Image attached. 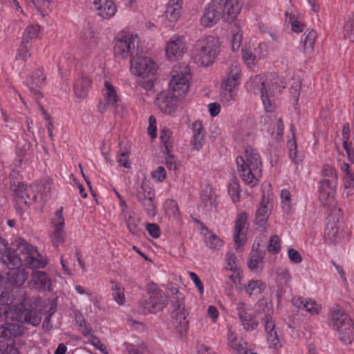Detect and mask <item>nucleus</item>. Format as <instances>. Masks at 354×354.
Returning a JSON list of instances; mask_svg holds the SVG:
<instances>
[{"mask_svg": "<svg viewBox=\"0 0 354 354\" xmlns=\"http://www.w3.org/2000/svg\"><path fill=\"white\" fill-rule=\"evenodd\" d=\"M142 49L137 46L130 60L131 73L140 77L139 84L146 90H151L156 80L157 64L149 57L142 55Z\"/></svg>", "mask_w": 354, "mask_h": 354, "instance_id": "f257e3e1", "label": "nucleus"}, {"mask_svg": "<svg viewBox=\"0 0 354 354\" xmlns=\"http://www.w3.org/2000/svg\"><path fill=\"white\" fill-rule=\"evenodd\" d=\"M245 154V160L242 156L236 158L238 171L243 181L253 187L259 181L255 173L261 171L262 162L259 155L251 147L246 148Z\"/></svg>", "mask_w": 354, "mask_h": 354, "instance_id": "f03ea898", "label": "nucleus"}, {"mask_svg": "<svg viewBox=\"0 0 354 354\" xmlns=\"http://www.w3.org/2000/svg\"><path fill=\"white\" fill-rule=\"evenodd\" d=\"M21 258L17 257L12 250H8L6 253L1 254L0 263L9 270L6 273V281L12 286L21 287L28 278V274L21 268Z\"/></svg>", "mask_w": 354, "mask_h": 354, "instance_id": "7ed1b4c3", "label": "nucleus"}, {"mask_svg": "<svg viewBox=\"0 0 354 354\" xmlns=\"http://www.w3.org/2000/svg\"><path fill=\"white\" fill-rule=\"evenodd\" d=\"M255 311L257 315L263 314L261 319L264 324L270 347L275 349L281 347V344L279 339L277 330L272 317L273 310L271 308V304L264 300L259 301L257 304Z\"/></svg>", "mask_w": 354, "mask_h": 354, "instance_id": "20e7f679", "label": "nucleus"}, {"mask_svg": "<svg viewBox=\"0 0 354 354\" xmlns=\"http://www.w3.org/2000/svg\"><path fill=\"white\" fill-rule=\"evenodd\" d=\"M323 180L319 187V200L324 205L331 203L335 199L337 185V175L334 167L326 164L322 168Z\"/></svg>", "mask_w": 354, "mask_h": 354, "instance_id": "39448f33", "label": "nucleus"}, {"mask_svg": "<svg viewBox=\"0 0 354 354\" xmlns=\"http://www.w3.org/2000/svg\"><path fill=\"white\" fill-rule=\"evenodd\" d=\"M147 290V295L140 301L145 313H156L166 306L167 297L157 284L153 283L149 284Z\"/></svg>", "mask_w": 354, "mask_h": 354, "instance_id": "423d86ee", "label": "nucleus"}, {"mask_svg": "<svg viewBox=\"0 0 354 354\" xmlns=\"http://www.w3.org/2000/svg\"><path fill=\"white\" fill-rule=\"evenodd\" d=\"M11 245L12 248L4 247L5 250L3 253H6L8 250H12L17 257H19V254H23L24 256V263L30 268L45 267L46 262L37 258L39 256L37 250L25 240L17 239Z\"/></svg>", "mask_w": 354, "mask_h": 354, "instance_id": "0eeeda50", "label": "nucleus"}, {"mask_svg": "<svg viewBox=\"0 0 354 354\" xmlns=\"http://www.w3.org/2000/svg\"><path fill=\"white\" fill-rule=\"evenodd\" d=\"M353 322L348 315L340 309L331 311V326L339 332V339L346 344H351L353 339Z\"/></svg>", "mask_w": 354, "mask_h": 354, "instance_id": "6e6552de", "label": "nucleus"}, {"mask_svg": "<svg viewBox=\"0 0 354 354\" xmlns=\"http://www.w3.org/2000/svg\"><path fill=\"white\" fill-rule=\"evenodd\" d=\"M171 290L175 294L171 300L173 307L171 312L172 324L180 336H183L188 329V321L187 320V314L183 303L184 297L176 288H171Z\"/></svg>", "mask_w": 354, "mask_h": 354, "instance_id": "1a4fd4ad", "label": "nucleus"}, {"mask_svg": "<svg viewBox=\"0 0 354 354\" xmlns=\"http://www.w3.org/2000/svg\"><path fill=\"white\" fill-rule=\"evenodd\" d=\"M345 236L344 223L341 218V210L335 209L328 216L324 238L328 243H340Z\"/></svg>", "mask_w": 354, "mask_h": 354, "instance_id": "9d476101", "label": "nucleus"}, {"mask_svg": "<svg viewBox=\"0 0 354 354\" xmlns=\"http://www.w3.org/2000/svg\"><path fill=\"white\" fill-rule=\"evenodd\" d=\"M190 68L188 65L181 64L174 66L171 72V80L169 83V90L178 96L185 94L189 88Z\"/></svg>", "mask_w": 354, "mask_h": 354, "instance_id": "9b49d317", "label": "nucleus"}, {"mask_svg": "<svg viewBox=\"0 0 354 354\" xmlns=\"http://www.w3.org/2000/svg\"><path fill=\"white\" fill-rule=\"evenodd\" d=\"M136 196L147 215L154 216L156 214V207L154 204L156 194L149 180L146 179L142 180L140 185L136 189Z\"/></svg>", "mask_w": 354, "mask_h": 354, "instance_id": "f8f14e48", "label": "nucleus"}, {"mask_svg": "<svg viewBox=\"0 0 354 354\" xmlns=\"http://www.w3.org/2000/svg\"><path fill=\"white\" fill-rule=\"evenodd\" d=\"M138 46L137 36L125 35L122 38L118 37L115 41L113 47L114 55L118 58L124 59L129 56L133 57V51Z\"/></svg>", "mask_w": 354, "mask_h": 354, "instance_id": "ddd939ff", "label": "nucleus"}, {"mask_svg": "<svg viewBox=\"0 0 354 354\" xmlns=\"http://www.w3.org/2000/svg\"><path fill=\"white\" fill-rule=\"evenodd\" d=\"M10 187L17 196L18 202L30 205L37 199L35 188L32 185L27 186L23 183L12 180L10 181Z\"/></svg>", "mask_w": 354, "mask_h": 354, "instance_id": "4468645a", "label": "nucleus"}, {"mask_svg": "<svg viewBox=\"0 0 354 354\" xmlns=\"http://www.w3.org/2000/svg\"><path fill=\"white\" fill-rule=\"evenodd\" d=\"M261 82V97L265 109L267 112H272L274 108V91L277 89V82H273L272 80H266L260 77Z\"/></svg>", "mask_w": 354, "mask_h": 354, "instance_id": "2eb2a0df", "label": "nucleus"}, {"mask_svg": "<svg viewBox=\"0 0 354 354\" xmlns=\"http://www.w3.org/2000/svg\"><path fill=\"white\" fill-rule=\"evenodd\" d=\"M178 97L171 91H162L157 95L156 104L162 113L171 115L177 109Z\"/></svg>", "mask_w": 354, "mask_h": 354, "instance_id": "dca6fc26", "label": "nucleus"}, {"mask_svg": "<svg viewBox=\"0 0 354 354\" xmlns=\"http://www.w3.org/2000/svg\"><path fill=\"white\" fill-rule=\"evenodd\" d=\"M222 5L212 1L205 7L203 17L201 18V24L206 27L215 25L222 17Z\"/></svg>", "mask_w": 354, "mask_h": 354, "instance_id": "f3484780", "label": "nucleus"}, {"mask_svg": "<svg viewBox=\"0 0 354 354\" xmlns=\"http://www.w3.org/2000/svg\"><path fill=\"white\" fill-rule=\"evenodd\" d=\"M185 50L186 46L183 38L175 35L167 44L166 56L170 61H176L182 57Z\"/></svg>", "mask_w": 354, "mask_h": 354, "instance_id": "a211bd4d", "label": "nucleus"}, {"mask_svg": "<svg viewBox=\"0 0 354 354\" xmlns=\"http://www.w3.org/2000/svg\"><path fill=\"white\" fill-rule=\"evenodd\" d=\"M241 68L238 63L231 64L227 71V78L222 84V89H231L237 91V86L240 84Z\"/></svg>", "mask_w": 354, "mask_h": 354, "instance_id": "6ab92c4d", "label": "nucleus"}, {"mask_svg": "<svg viewBox=\"0 0 354 354\" xmlns=\"http://www.w3.org/2000/svg\"><path fill=\"white\" fill-rule=\"evenodd\" d=\"M203 205L205 214L212 216L216 212L217 203L216 195L212 187L208 185L201 196V205Z\"/></svg>", "mask_w": 354, "mask_h": 354, "instance_id": "aec40b11", "label": "nucleus"}, {"mask_svg": "<svg viewBox=\"0 0 354 354\" xmlns=\"http://www.w3.org/2000/svg\"><path fill=\"white\" fill-rule=\"evenodd\" d=\"M201 234L203 236V241L205 245L210 250H219L223 245V241L201 222Z\"/></svg>", "mask_w": 354, "mask_h": 354, "instance_id": "412c9836", "label": "nucleus"}, {"mask_svg": "<svg viewBox=\"0 0 354 354\" xmlns=\"http://www.w3.org/2000/svg\"><path fill=\"white\" fill-rule=\"evenodd\" d=\"M248 219V215L245 212H242L238 215L235 221L234 226V243L235 249L238 250L245 241V234L243 232L245 225Z\"/></svg>", "mask_w": 354, "mask_h": 354, "instance_id": "4be33fe9", "label": "nucleus"}, {"mask_svg": "<svg viewBox=\"0 0 354 354\" xmlns=\"http://www.w3.org/2000/svg\"><path fill=\"white\" fill-rule=\"evenodd\" d=\"M241 9L237 0H230L222 3L221 15L223 20L230 23L233 21Z\"/></svg>", "mask_w": 354, "mask_h": 354, "instance_id": "5701e85b", "label": "nucleus"}, {"mask_svg": "<svg viewBox=\"0 0 354 354\" xmlns=\"http://www.w3.org/2000/svg\"><path fill=\"white\" fill-rule=\"evenodd\" d=\"M93 6L98 15L105 19L112 17L117 10L112 0H93Z\"/></svg>", "mask_w": 354, "mask_h": 354, "instance_id": "b1692460", "label": "nucleus"}, {"mask_svg": "<svg viewBox=\"0 0 354 354\" xmlns=\"http://www.w3.org/2000/svg\"><path fill=\"white\" fill-rule=\"evenodd\" d=\"M45 79L46 77L43 74V71L41 69H37L32 75L27 80L28 88L35 96L37 102L42 97L38 88L42 86Z\"/></svg>", "mask_w": 354, "mask_h": 354, "instance_id": "393cba45", "label": "nucleus"}, {"mask_svg": "<svg viewBox=\"0 0 354 354\" xmlns=\"http://www.w3.org/2000/svg\"><path fill=\"white\" fill-rule=\"evenodd\" d=\"M243 303H239L237 304L236 310L239 318L246 330H253L257 327L259 324L258 321L254 315L246 312Z\"/></svg>", "mask_w": 354, "mask_h": 354, "instance_id": "a878e982", "label": "nucleus"}, {"mask_svg": "<svg viewBox=\"0 0 354 354\" xmlns=\"http://www.w3.org/2000/svg\"><path fill=\"white\" fill-rule=\"evenodd\" d=\"M32 286L39 290H50L51 280L48 274L43 271H33L32 274Z\"/></svg>", "mask_w": 354, "mask_h": 354, "instance_id": "bb28decb", "label": "nucleus"}, {"mask_svg": "<svg viewBox=\"0 0 354 354\" xmlns=\"http://www.w3.org/2000/svg\"><path fill=\"white\" fill-rule=\"evenodd\" d=\"M104 92L105 102H100L98 105V109L101 112H104L107 106L115 104L118 100L114 86L108 81L104 82Z\"/></svg>", "mask_w": 354, "mask_h": 354, "instance_id": "cd10ccee", "label": "nucleus"}, {"mask_svg": "<svg viewBox=\"0 0 354 354\" xmlns=\"http://www.w3.org/2000/svg\"><path fill=\"white\" fill-rule=\"evenodd\" d=\"M272 205L263 196L260 207L256 211L255 223L259 226L264 225L271 213Z\"/></svg>", "mask_w": 354, "mask_h": 354, "instance_id": "c85d7f7f", "label": "nucleus"}, {"mask_svg": "<svg viewBox=\"0 0 354 354\" xmlns=\"http://www.w3.org/2000/svg\"><path fill=\"white\" fill-rule=\"evenodd\" d=\"M19 317L21 322L32 324V326H38L41 321V313L30 308L21 310Z\"/></svg>", "mask_w": 354, "mask_h": 354, "instance_id": "c756f323", "label": "nucleus"}, {"mask_svg": "<svg viewBox=\"0 0 354 354\" xmlns=\"http://www.w3.org/2000/svg\"><path fill=\"white\" fill-rule=\"evenodd\" d=\"M182 0H169L165 12V17L171 22H176L180 17Z\"/></svg>", "mask_w": 354, "mask_h": 354, "instance_id": "7c9ffc66", "label": "nucleus"}, {"mask_svg": "<svg viewBox=\"0 0 354 354\" xmlns=\"http://www.w3.org/2000/svg\"><path fill=\"white\" fill-rule=\"evenodd\" d=\"M219 42L217 38L208 36L206 39L202 41L201 49L203 51H208L210 54V57H216L219 53Z\"/></svg>", "mask_w": 354, "mask_h": 354, "instance_id": "2f4dec72", "label": "nucleus"}, {"mask_svg": "<svg viewBox=\"0 0 354 354\" xmlns=\"http://www.w3.org/2000/svg\"><path fill=\"white\" fill-rule=\"evenodd\" d=\"M91 86V80L87 77L78 79L74 85V92L79 98H84Z\"/></svg>", "mask_w": 354, "mask_h": 354, "instance_id": "473e14b6", "label": "nucleus"}, {"mask_svg": "<svg viewBox=\"0 0 354 354\" xmlns=\"http://www.w3.org/2000/svg\"><path fill=\"white\" fill-rule=\"evenodd\" d=\"M0 352L2 354H19L15 341L12 337L0 340Z\"/></svg>", "mask_w": 354, "mask_h": 354, "instance_id": "72a5a7b5", "label": "nucleus"}, {"mask_svg": "<svg viewBox=\"0 0 354 354\" xmlns=\"http://www.w3.org/2000/svg\"><path fill=\"white\" fill-rule=\"evenodd\" d=\"M266 289V285L261 280H250L244 286V290L249 295H259Z\"/></svg>", "mask_w": 354, "mask_h": 354, "instance_id": "f704fd0d", "label": "nucleus"}, {"mask_svg": "<svg viewBox=\"0 0 354 354\" xmlns=\"http://www.w3.org/2000/svg\"><path fill=\"white\" fill-rule=\"evenodd\" d=\"M304 36L305 37L302 42L304 50L306 53H310L314 48L317 32L313 29L307 30L304 34Z\"/></svg>", "mask_w": 354, "mask_h": 354, "instance_id": "c9c22d12", "label": "nucleus"}, {"mask_svg": "<svg viewBox=\"0 0 354 354\" xmlns=\"http://www.w3.org/2000/svg\"><path fill=\"white\" fill-rule=\"evenodd\" d=\"M41 27L39 25H30L24 30L22 40L25 42H30L32 39L39 37Z\"/></svg>", "mask_w": 354, "mask_h": 354, "instance_id": "e433bc0d", "label": "nucleus"}, {"mask_svg": "<svg viewBox=\"0 0 354 354\" xmlns=\"http://www.w3.org/2000/svg\"><path fill=\"white\" fill-rule=\"evenodd\" d=\"M263 257L258 251H252L249 257L248 266L251 270H258L261 269L263 263Z\"/></svg>", "mask_w": 354, "mask_h": 354, "instance_id": "4c0bfd02", "label": "nucleus"}, {"mask_svg": "<svg viewBox=\"0 0 354 354\" xmlns=\"http://www.w3.org/2000/svg\"><path fill=\"white\" fill-rule=\"evenodd\" d=\"M228 193L232 200L236 203L240 199V185L236 178H233L228 184Z\"/></svg>", "mask_w": 354, "mask_h": 354, "instance_id": "58836bf2", "label": "nucleus"}, {"mask_svg": "<svg viewBox=\"0 0 354 354\" xmlns=\"http://www.w3.org/2000/svg\"><path fill=\"white\" fill-rule=\"evenodd\" d=\"M112 283V295L115 301L119 304L122 305L125 301V297L124 294V288L120 287L118 283L114 281Z\"/></svg>", "mask_w": 354, "mask_h": 354, "instance_id": "ea45409f", "label": "nucleus"}, {"mask_svg": "<svg viewBox=\"0 0 354 354\" xmlns=\"http://www.w3.org/2000/svg\"><path fill=\"white\" fill-rule=\"evenodd\" d=\"M344 37L354 42V12L349 17L346 24L344 26Z\"/></svg>", "mask_w": 354, "mask_h": 354, "instance_id": "a19ab883", "label": "nucleus"}, {"mask_svg": "<svg viewBox=\"0 0 354 354\" xmlns=\"http://www.w3.org/2000/svg\"><path fill=\"white\" fill-rule=\"evenodd\" d=\"M51 241L54 246L58 247L59 244L64 242L65 233L64 227H54V232L51 236Z\"/></svg>", "mask_w": 354, "mask_h": 354, "instance_id": "79ce46f5", "label": "nucleus"}, {"mask_svg": "<svg viewBox=\"0 0 354 354\" xmlns=\"http://www.w3.org/2000/svg\"><path fill=\"white\" fill-rule=\"evenodd\" d=\"M268 250L272 254H277L281 250L280 239L277 235H273L270 239Z\"/></svg>", "mask_w": 354, "mask_h": 354, "instance_id": "37998d69", "label": "nucleus"}, {"mask_svg": "<svg viewBox=\"0 0 354 354\" xmlns=\"http://www.w3.org/2000/svg\"><path fill=\"white\" fill-rule=\"evenodd\" d=\"M171 134L172 133L168 129H163L160 132V138L162 143L164 145L165 151L168 155L169 154V146H171L170 138L171 137Z\"/></svg>", "mask_w": 354, "mask_h": 354, "instance_id": "c03bdc74", "label": "nucleus"}, {"mask_svg": "<svg viewBox=\"0 0 354 354\" xmlns=\"http://www.w3.org/2000/svg\"><path fill=\"white\" fill-rule=\"evenodd\" d=\"M236 257L234 254L228 252L225 256L226 270L230 271H236L239 269L238 265L236 263Z\"/></svg>", "mask_w": 354, "mask_h": 354, "instance_id": "a18cd8bd", "label": "nucleus"}, {"mask_svg": "<svg viewBox=\"0 0 354 354\" xmlns=\"http://www.w3.org/2000/svg\"><path fill=\"white\" fill-rule=\"evenodd\" d=\"M6 330V338L9 337V335L13 337H17L20 335L22 333L21 327L17 324H7Z\"/></svg>", "mask_w": 354, "mask_h": 354, "instance_id": "49530a36", "label": "nucleus"}, {"mask_svg": "<svg viewBox=\"0 0 354 354\" xmlns=\"http://www.w3.org/2000/svg\"><path fill=\"white\" fill-rule=\"evenodd\" d=\"M62 213V207H60V208L55 213V217L52 219V224L54 227H64V218Z\"/></svg>", "mask_w": 354, "mask_h": 354, "instance_id": "de8ad7c7", "label": "nucleus"}, {"mask_svg": "<svg viewBox=\"0 0 354 354\" xmlns=\"http://www.w3.org/2000/svg\"><path fill=\"white\" fill-rule=\"evenodd\" d=\"M88 341L96 348L99 349L102 353L108 354L106 346L101 342L100 339L97 336L94 335L93 334L90 335Z\"/></svg>", "mask_w": 354, "mask_h": 354, "instance_id": "09e8293b", "label": "nucleus"}, {"mask_svg": "<svg viewBox=\"0 0 354 354\" xmlns=\"http://www.w3.org/2000/svg\"><path fill=\"white\" fill-rule=\"evenodd\" d=\"M281 198L283 204L282 208L286 212L289 211L291 201L290 192L288 189H282L281 192Z\"/></svg>", "mask_w": 354, "mask_h": 354, "instance_id": "8fccbe9b", "label": "nucleus"}, {"mask_svg": "<svg viewBox=\"0 0 354 354\" xmlns=\"http://www.w3.org/2000/svg\"><path fill=\"white\" fill-rule=\"evenodd\" d=\"M242 58L245 64L250 67L254 64V60L256 59V55L252 52V50L247 48H243Z\"/></svg>", "mask_w": 354, "mask_h": 354, "instance_id": "3c124183", "label": "nucleus"}, {"mask_svg": "<svg viewBox=\"0 0 354 354\" xmlns=\"http://www.w3.org/2000/svg\"><path fill=\"white\" fill-rule=\"evenodd\" d=\"M216 57H210V54L208 53V51H203V49H201V65L205 67H207L213 64L215 62Z\"/></svg>", "mask_w": 354, "mask_h": 354, "instance_id": "603ef678", "label": "nucleus"}, {"mask_svg": "<svg viewBox=\"0 0 354 354\" xmlns=\"http://www.w3.org/2000/svg\"><path fill=\"white\" fill-rule=\"evenodd\" d=\"M242 37L243 35L240 30H237L233 32L231 39L232 49L233 51H236L240 48L242 41Z\"/></svg>", "mask_w": 354, "mask_h": 354, "instance_id": "864d4df0", "label": "nucleus"}, {"mask_svg": "<svg viewBox=\"0 0 354 354\" xmlns=\"http://www.w3.org/2000/svg\"><path fill=\"white\" fill-rule=\"evenodd\" d=\"M30 48V45L29 44V42H25L22 40L21 44L18 50V55L24 60H26L30 57V54L29 53Z\"/></svg>", "mask_w": 354, "mask_h": 354, "instance_id": "5fc2aeb1", "label": "nucleus"}, {"mask_svg": "<svg viewBox=\"0 0 354 354\" xmlns=\"http://www.w3.org/2000/svg\"><path fill=\"white\" fill-rule=\"evenodd\" d=\"M236 94V91H232L231 89H222V92L221 93V100L222 102L226 103L230 102V101H233L234 100Z\"/></svg>", "mask_w": 354, "mask_h": 354, "instance_id": "6e6d98bb", "label": "nucleus"}, {"mask_svg": "<svg viewBox=\"0 0 354 354\" xmlns=\"http://www.w3.org/2000/svg\"><path fill=\"white\" fill-rule=\"evenodd\" d=\"M306 311L310 313L311 314H318L320 310L319 306L316 304L315 301H306L305 302V305L304 306V308Z\"/></svg>", "mask_w": 354, "mask_h": 354, "instance_id": "4d7b16f0", "label": "nucleus"}, {"mask_svg": "<svg viewBox=\"0 0 354 354\" xmlns=\"http://www.w3.org/2000/svg\"><path fill=\"white\" fill-rule=\"evenodd\" d=\"M152 178L158 182H162L166 178V170L163 167H158L153 173Z\"/></svg>", "mask_w": 354, "mask_h": 354, "instance_id": "13d9d810", "label": "nucleus"}, {"mask_svg": "<svg viewBox=\"0 0 354 354\" xmlns=\"http://www.w3.org/2000/svg\"><path fill=\"white\" fill-rule=\"evenodd\" d=\"M147 230L153 238L157 239L160 235V227L156 223H148L147 225Z\"/></svg>", "mask_w": 354, "mask_h": 354, "instance_id": "bf43d9fd", "label": "nucleus"}, {"mask_svg": "<svg viewBox=\"0 0 354 354\" xmlns=\"http://www.w3.org/2000/svg\"><path fill=\"white\" fill-rule=\"evenodd\" d=\"M117 162L120 166H123L125 168H130V162L129 160V153L127 151H123L117 157Z\"/></svg>", "mask_w": 354, "mask_h": 354, "instance_id": "052dcab7", "label": "nucleus"}, {"mask_svg": "<svg viewBox=\"0 0 354 354\" xmlns=\"http://www.w3.org/2000/svg\"><path fill=\"white\" fill-rule=\"evenodd\" d=\"M233 273L228 276V279L230 281H227L226 283L232 286V285L237 286L241 283V277L239 273V270L236 271H232Z\"/></svg>", "mask_w": 354, "mask_h": 354, "instance_id": "680f3d73", "label": "nucleus"}, {"mask_svg": "<svg viewBox=\"0 0 354 354\" xmlns=\"http://www.w3.org/2000/svg\"><path fill=\"white\" fill-rule=\"evenodd\" d=\"M28 4H32L38 10H41L45 7H48L50 2L48 0H26Z\"/></svg>", "mask_w": 354, "mask_h": 354, "instance_id": "e2e57ef3", "label": "nucleus"}, {"mask_svg": "<svg viewBox=\"0 0 354 354\" xmlns=\"http://www.w3.org/2000/svg\"><path fill=\"white\" fill-rule=\"evenodd\" d=\"M288 257L294 263H299L302 261V257L300 253L293 248H290L288 250Z\"/></svg>", "mask_w": 354, "mask_h": 354, "instance_id": "0e129e2a", "label": "nucleus"}, {"mask_svg": "<svg viewBox=\"0 0 354 354\" xmlns=\"http://www.w3.org/2000/svg\"><path fill=\"white\" fill-rule=\"evenodd\" d=\"M80 330H82V333L87 337V339L92 335L91 328L90 325H87L84 319H82V322L79 324Z\"/></svg>", "mask_w": 354, "mask_h": 354, "instance_id": "69168bd1", "label": "nucleus"}, {"mask_svg": "<svg viewBox=\"0 0 354 354\" xmlns=\"http://www.w3.org/2000/svg\"><path fill=\"white\" fill-rule=\"evenodd\" d=\"M127 225L129 230L131 233L136 234L139 232L140 230L138 228V224L136 223V221L133 217L129 216L127 218Z\"/></svg>", "mask_w": 354, "mask_h": 354, "instance_id": "338daca9", "label": "nucleus"}, {"mask_svg": "<svg viewBox=\"0 0 354 354\" xmlns=\"http://www.w3.org/2000/svg\"><path fill=\"white\" fill-rule=\"evenodd\" d=\"M208 111L212 117L216 116L221 111V105L217 102H212L208 104Z\"/></svg>", "mask_w": 354, "mask_h": 354, "instance_id": "774afa93", "label": "nucleus"}]
</instances>
